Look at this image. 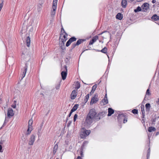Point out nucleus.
Here are the masks:
<instances>
[{"instance_id":"f257e3e1","label":"nucleus","mask_w":159,"mask_h":159,"mask_svg":"<svg viewBox=\"0 0 159 159\" xmlns=\"http://www.w3.org/2000/svg\"><path fill=\"white\" fill-rule=\"evenodd\" d=\"M121 35L120 33H117L116 35L115 39H114L115 41L113 44L112 47L113 48V50L114 52L116 49L119 44V41L120 39Z\"/></svg>"},{"instance_id":"f03ea898","label":"nucleus","mask_w":159,"mask_h":159,"mask_svg":"<svg viewBox=\"0 0 159 159\" xmlns=\"http://www.w3.org/2000/svg\"><path fill=\"white\" fill-rule=\"evenodd\" d=\"M83 130L82 131L80 134V137L81 138H85L87 136L89 135L91 133L90 130L84 129H83Z\"/></svg>"},{"instance_id":"7ed1b4c3","label":"nucleus","mask_w":159,"mask_h":159,"mask_svg":"<svg viewBox=\"0 0 159 159\" xmlns=\"http://www.w3.org/2000/svg\"><path fill=\"white\" fill-rule=\"evenodd\" d=\"M89 116L94 118L95 120H96V118L97 116V113L95 110L94 109H91L88 115Z\"/></svg>"},{"instance_id":"20e7f679","label":"nucleus","mask_w":159,"mask_h":159,"mask_svg":"<svg viewBox=\"0 0 159 159\" xmlns=\"http://www.w3.org/2000/svg\"><path fill=\"white\" fill-rule=\"evenodd\" d=\"M95 120L94 118L87 115L85 123L86 124L87 126H88L90 125Z\"/></svg>"},{"instance_id":"39448f33","label":"nucleus","mask_w":159,"mask_h":159,"mask_svg":"<svg viewBox=\"0 0 159 159\" xmlns=\"http://www.w3.org/2000/svg\"><path fill=\"white\" fill-rule=\"evenodd\" d=\"M35 140V136L34 134H32L29 139L28 144L30 145H32Z\"/></svg>"},{"instance_id":"423d86ee","label":"nucleus","mask_w":159,"mask_h":159,"mask_svg":"<svg viewBox=\"0 0 159 159\" xmlns=\"http://www.w3.org/2000/svg\"><path fill=\"white\" fill-rule=\"evenodd\" d=\"M67 34L65 33H63L60 34V39L61 41H62L63 42H65L67 39Z\"/></svg>"},{"instance_id":"0eeeda50","label":"nucleus","mask_w":159,"mask_h":159,"mask_svg":"<svg viewBox=\"0 0 159 159\" xmlns=\"http://www.w3.org/2000/svg\"><path fill=\"white\" fill-rule=\"evenodd\" d=\"M98 101V96L95 95L93 97L91 98L90 103V105H92L96 103Z\"/></svg>"},{"instance_id":"6e6552de","label":"nucleus","mask_w":159,"mask_h":159,"mask_svg":"<svg viewBox=\"0 0 159 159\" xmlns=\"http://www.w3.org/2000/svg\"><path fill=\"white\" fill-rule=\"evenodd\" d=\"M142 10L143 11H146L149 9V4L146 2L144 3L142 6Z\"/></svg>"},{"instance_id":"1a4fd4ad","label":"nucleus","mask_w":159,"mask_h":159,"mask_svg":"<svg viewBox=\"0 0 159 159\" xmlns=\"http://www.w3.org/2000/svg\"><path fill=\"white\" fill-rule=\"evenodd\" d=\"M76 39L75 37H72L70 38L66 43V46L68 47L72 42L76 41Z\"/></svg>"},{"instance_id":"9d476101","label":"nucleus","mask_w":159,"mask_h":159,"mask_svg":"<svg viewBox=\"0 0 159 159\" xmlns=\"http://www.w3.org/2000/svg\"><path fill=\"white\" fill-rule=\"evenodd\" d=\"M108 103V101L107 97V94L106 93L105 94V97L102 100V102L101 103H102L103 105L107 104Z\"/></svg>"},{"instance_id":"9b49d317","label":"nucleus","mask_w":159,"mask_h":159,"mask_svg":"<svg viewBox=\"0 0 159 159\" xmlns=\"http://www.w3.org/2000/svg\"><path fill=\"white\" fill-rule=\"evenodd\" d=\"M77 95V92L75 90H73L70 95V98L71 99H75Z\"/></svg>"},{"instance_id":"f8f14e48","label":"nucleus","mask_w":159,"mask_h":159,"mask_svg":"<svg viewBox=\"0 0 159 159\" xmlns=\"http://www.w3.org/2000/svg\"><path fill=\"white\" fill-rule=\"evenodd\" d=\"M67 70L62 71L61 72V74L62 79L63 80L66 79L67 75Z\"/></svg>"},{"instance_id":"ddd939ff","label":"nucleus","mask_w":159,"mask_h":159,"mask_svg":"<svg viewBox=\"0 0 159 159\" xmlns=\"http://www.w3.org/2000/svg\"><path fill=\"white\" fill-rule=\"evenodd\" d=\"M125 115L123 113H120L118 115L117 119L119 121H120L121 119H123L125 117Z\"/></svg>"},{"instance_id":"4468645a","label":"nucleus","mask_w":159,"mask_h":159,"mask_svg":"<svg viewBox=\"0 0 159 159\" xmlns=\"http://www.w3.org/2000/svg\"><path fill=\"white\" fill-rule=\"evenodd\" d=\"M14 115L13 110L11 108H9L8 110L7 116H12Z\"/></svg>"},{"instance_id":"2eb2a0df","label":"nucleus","mask_w":159,"mask_h":159,"mask_svg":"<svg viewBox=\"0 0 159 159\" xmlns=\"http://www.w3.org/2000/svg\"><path fill=\"white\" fill-rule=\"evenodd\" d=\"M56 9L57 7H52V10L51 12V16L52 19L55 14Z\"/></svg>"},{"instance_id":"dca6fc26","label":"nucleus","mask_w":159,"mask_h":159,"mask_svg":"<svg viewBox=\"0 0 159 159\" xmlns=\"http://www.w3.org/2000/svg\"><path fill=\"white\" fill-rule=\"evenodd\" d=\"M116 19L119 20H121L123 19V15L121 13H118L116 15Z\"/></svg>"},{"instance_id":"f3484780","label":"nucleus","mask_w":159,"mask_h":159,"mask_svg":"<svg viewBox=\"0 0 159 159\" xmlns=\"http://www.w3.org/2000/svg\"><path fill=\"white\" fill-rule=\"evenodd\" d=\"M98 36H96L93 37V38L90 41L89 43V45H92L94 42H95L96 41V40H97V39H98Z\"/></svg>"},{"instance_id":"a211bd4d","label":"nucleus","mask_w":159,"mask_h":159,"mask_svg":"<svg viewBox=\"0 0 159 159\" xmlns=\"http://www.w3.org/2000/svg\"><path fill=\"white\" fill-rule=\"evenodd\" d=\"M108 114L107 116H110L112 114L114 113V110L111 108H109L108 109Z\"/></svg>"},{"instance_id":"6ab92c4d","label":"nucleus","mask_w":159,"mask_h":159,"mask_svg":"<svg viewBox=\"0 0 159 159\" xmlns=\"http://www.w3.org/2000/svg\"><path fill=\"white\" fill-rule=\"evenodd\" d=\"M121 4V6L123 8H125L127 4V0H122Z\"/></svg>"},{"instance_id":"aec40b11","label":"nucleus","mask_w":159,"mask_h":159,"mask_svg":"<svg viewBox=\"0 0 159 159\" xmlns=\"http://www.w3.org/2000/svg\"><path fill=\"white\" fill-rule=\"evenodd\" d=\"M141 109L142 114V119L143 120V118H144L145 116V110H144V106H141Z\"/></svg>"},{"instance_id":"412c9836","label":"nucleus","mask_w":159,"mask_h":159,"mask_svg":"<svg viewBox=\"0 0 159 159\" xmlns=\"http://www.w3.org/2000/svg\"><path fill=\"white\" fill-rule=\"evenodd\" d=\"M151 19L154 21H156L159 20V16L156 14H154L151 17Z\"/></svg>"},{"instance_id":"4be33fe9","label":"nucleus","mask_w":159,"mask_h":159,"mask_svg":"<svg viewBox=\"0 0 159 159\" xmlns=\"http://www.w3.org/2000/svg\"><path fill=\"white\" fill-rule=\"evenodd\" d=\"M26 43L27 46L29 47L30 44V38L29 36H28L26 38Z\"/></svg>"},{"instance_id":"5701e85b","label":"nucleus","mask_w":159,"mask_h":159,"mask_svg":"<svg viewBox=\"0 0 159 159\" xmlns=\"http://www.w3.org/2000/svg\"><path fill=\"white\" fill-rule=\"evenodd\" d=\"M43 126V124H41L40 125V127L38 128V132L37 133V134L39 136H40L41 134V129H42V127Z\"/></svg>"},{"instance_id":"b1692460","label":"nucleus","mask_w":159,"mask_h":159,"mask_svg":"<svg viewBox=\"0 0 159 159\" xmlns=\"http://www.w3.org/2000/svg\"><path fill=\"white\" fill-rule=\"evenodd\" d=\"M26 70H23V71L22 72V73L20 75V77H21V80L25 77L26 72Z\"/></svg>"},{"instance_id":"393cba45","label":"nucleus","mask_w":159,"mask_h":159,"mask_svg":"<svg viewBox=\"0 0 159 159\" xmlns=\"http://www.w3.org/2000/svg\"><path fill=\"white\" fill-rule=\"evenodd\" d=\"M61 42L60 43V47L62 50H65V47L64 45V43L65 42H63L62 41H61Z\"/></svg>"},{"instance_id":"a878e982","label":"nucleus","mask_w":159,"mask_h":159,"mask_svg":"<svg viewBox=\"0 0 159 159\" xmlns=\"http://www.w3.org/2000/svg\"><path fill=\"white\" fill-rule=\"evenodd\" d=\"M151 106L149 103H147L145 105L146 109V111H149L150 109Z\"/></svg>"},{"instance_id":"bb28decb","label":"nucleus","mask_w":159,"mask_h":159,"mask_svg":"<svg viewBox=\"0 0 159 159\" xmlns=\"http://www.w3.org/2000/svg\"><path fill=\"white\" fill-rule=\"evenodd\" d=\"M156 130V128L153 127H150L148 129V131L149 132H152V131H155Z\"/></svg>"},{"instance_id":"cd10ccee","label":"nucleus","mask_w":159,"mask_h":159,"mask_svg":"<svg viewBox=\"0 0 159 159\" xmlns=\"http://www.w3.org/2000/svg\"><path fill=\"white\" fill-rule=\"evenodd\" d=\"M32 130V127L28 126V129L27 130L26 134L29 135L31 132Z\"/></svg>"},{"instance_id":"c85d7f7f","label":"nucleus","mask_w":159,"mask_h":159,"mask_svg":"<svg viewBox=\"0 0 159 159\" xmlns=\"http://www.w3.org/2000/svg\"><path fill=\"white\" fill-rule=\"evenodd\" d=\"M58 148V145L57 144H55L53 150V154L55 155L56 152L57 151Z\"/></svg>"},{"instance_id":"c756f323","label":"nucleus","mask_w":159,"mask_h":159,"mask_svg":"<svg viewBox=\"0 0 159 159\" xmlns=\"http://www.w3.org/2000/svg\"><path fill=\"white\" fill-rule=\"evenodd\" d=\"M79 106L78 104H75L72 108L71 109V111L72 112H74L77 109L78 107Z\"/></svg>"},{"instance_id":"7c9ffc66","label":"nucleus","mask_w":159,"mask_h":159,"mask_svg":"<svg viewBox=\"0 0 159 159\" xmlns=\"http://www.w3.org/2000/svg\"><path fill=\"white\" fill-rule=\"evenodd\" d=\"M26 31V28L25 27H23L20 30V33L22 34L25 33Z\"/></svg>"},{"instance_id":"2f4dec72","label":"nucleus","mask_w":159,"mask_h":159,"mask_svg":"<svg viewBox=\"0 0 159 159\" xmlns=\"http://www.w3.org/2000/svg\"><path fill=\"white\" fill-rule=\"evenodd\" d=\"M142 10L141 8L139 6L137 7L136 9L134 10V12L135 13L138 12L139 11H141Z\"/></svg>"},{"instance_id":"473e14b6","label":"nucleus","mask_w":159,"mask_h":159,"mask_svg":"<svg viewBox=\"0 0 159 159\" xmlns=\"http://www.w3.org/2000/svg\"><path fill=\"white\" fill-rule=\"evenodd\" d=\"M85 41V39H79L76 42V44L78 45Z\"/></svg>"},{"instance_id":"72a5a7b5","label":"nucleus","mask_w":159,"mask_h":159,"mask_svg":"<svg viewBox=\"0 0 159 159\" xmlns=\"http://www.w3.org/2000/svg\"><path fill=\"white\" fill-rule=\"evenodd\" d=\"M57 0H53L52 3V7H57Z\"/></svg>"},{"instance_id":"f704fd0d","label":"nucleus","mask_w":159,"mask_h":159,"mask_svg":"<svg viewBox=\"0 0 159 159\" xmlns=\"http://www.w3.org/2000/svg\"><path fill=\"white\" fill-rule=\"evenodd\" d=\"M85 99L84 100V102H85V103H86L88 101L89 98V94H87L85 97Z\"/></svg>"},{"instance_id":"c9c22d12","label":"nucleus","mask_w":159,"mask_h":159,"mask_svg":"<svg viewBox=\"0 0 159 159\" xmlns=\"http://www.w3.org/2000/svg\"><path fill=\"white\" fill-rule=\"evenodd\" d=\"M107 48L106 47H104L103 49H102L101 50H100V52L104 53H106L107 52Z\"/></svg>"},{"instance_id":"e433bc0d","label":"nucleus","mask_w":159,"mask_h":159,"mask_svg":"<svg viewBox=\"0 0 159 159\" xmlns=\"http://www.w3.org/2000/svg\"><path fill=\"white\" fill-rule=\"evenodd\" d=\"M33 120L32 119L30 120L28 122V126L32 127Z\"/></svg>"},{"instance_id":"4c0bfd02","label":"nucleus","mask_w":159,"mask_h":159,"mask_svg":"<svg viewBox=\"0 0 159 159\" xmlns=\"http://www.w3.org/2000/svg\"><path fill=\"white\" fill-rule=\"evenodd\" d=\"M150 148H149L148 150L147 154V159H148L150 157Z\"/></svg>"},{"instance_id":"58836bf2","label":"nucleus","mask_w":159,"mask_h":159,"mask_svg":"<svg viewBox=\"0 0 159 159\" xmlns=\"http://www.w3.org/2000/svg\"><path fill=\"white\" fill-rule=\"evenodd\" d=\"M80 86V84L78 82H77L75 85V88L77 89H79Z\"/></svg>"},{"instance_id":"ea45409f","label":"nucleus","mask_w":159,"mask_h":159,"mask_svg":"<svg viewBox=\"0 0 159 159\" xmlns=\"http://www.w3.org/2000/svg\"><path fill=\"white\" fill-rule=\"evenodd\" d=\"M151 95V93L149 92V89H148L146 91V95L145 96V98L147 97V95Z\"/></svg>"},{"instance_id":"a19ab883","label":"nucleus","mask_w":159,"mask_h":159,"mask_svg":"<svg viewBox=\"0 0 159 159\" xmlns=\"http://www.w3.org/2000/svg\"><path fill=\"white\" fill-rule=\"evenodd\" d=\"M132 113L134 114H137L138 113V111L136 109H134L132 111Z\"/></svg>"},{"instance_id":"79ce46f5","label":"nucleus","mask_w":159,"mask_h":159,"mask_svg":"<svg viewBox=\"0 0 159 159\" xmlns=\"http://www.w3.org/2000/svg\"><path fill=\"white\" fill-rule=\"evenodd\" d=\"M80 157H84V154H83V149H80Z\"/></svg>"},{"instance_id":"37998d69","label":"nucleus","mask_w":159,"mask_h":159,"mask_svg":"<svg viewBox=\"0 0 159 159\" xmlns=\"http://www.w3.org/2000/svg\"><path fill=\"white\" fill-rule=\"evenodd\" d=\"M97 87V84H95L92 87V90L94 92L95 90L96 89Z\"/></svg>"},{"instance_id":"c03bdc74","label":"nucleus","mask_w":159,"mask_h":159,"mask_svg":"<svg viewBox=\"0 0 159 159\" xmlns=\"http://www.w3.org/2000/svg\"><path fill=\"white\" fill-rule=\"evenodd\" d=\"M77 46V45L76 44V43H74L72 44L71 46V48L72 49L74 48L76 46Z\"/></svg>"},{"instance_id":"a18cd8bd","label":"nucleus","mask_w":159,"mask_h":159,"mask_svg":"<svg viewBox=\"0 0 159 159\" xmlns=\"http://www.w3.org/2000/svg\"><path fill=\"white\" fill-rule=\"evenodd\" d=\"M77 117H78L77 115V114H75V115H74V119H73V120H74V122H75L76 121Z\"/></svg>"},{"instance_id":"49530a36","label":"nucleus","mask_w":159,"mask_h":159,"mask_svg":"<svg viewBox=\"0 0 159 159\" xmlns=\"http://www.w3.org/2000/svg\"><path fill=\"white\" fill-rule=\"evenodd\" d=\"M70 58L69 57L68 58H66L65 59V61L66 62V63H68L69 61L70 60Z\"/></svg>"},{"instance_id":"de8ad7c7","label":"nucleus","mask_w":159,"mask_h":159,"mask_svg":"<svg viewBox=\"0 0 159 159\" xmlns=\"http://www.w3.org/2000/svg\"><path fill=\"white\" fill-rule=\"evenodd\" d=\"M66 33V32L64 30V29L62 27L61 29V34L62 33Z\"/></svg>"},{"instance_id":"09e8293b","label":"nucleus","mask_w":159,"mask_h":159,"mask_svg":"<svg viewBox=\"0 0 159 159\" xmlns=\"http://www.w3.org/2000/svg\"><path fill=\"white\" fill-rule=\"evenodd\" d=\"M123 119V123H125L127 122V119H126V118L125 117V118H124Z\"/></svg>"},{"instance_id":"8fccbe9b","label":"nucleus","mask_w":159,"mask_h":159,"mask_svg":"<svg viewBox=\"0 0 159 159\" xmlns=\"http://www.w3.org/2000/svg\"><path fill=\"white\" fill-rule=\"evenodd\" d=\"M16 104L14 105V104L11 105V107L14 108H15L16 107Z\"/></svg>"},{"instance_id":"3c124183","label":"nucleus","mask_w":159,"mask_h":159,"mask_svg":"<svg viewBox=\"0 0 159 159\" xmlns=\"http://www.w3.org/2000/svg\"><path fill=\"white\" fill-rule=\"evenodd\" d=\"M109 33V32H107V31H104V32H102L101 33H100V35H102L103 33Z\"/></svg>"},{"instance_id":"603ef678","label":"nucleus","mask_w":159,"mask_h":159,"mask_svg":"<svg viewBox=\"0 0 159 159\" xmlns=\"http://www.w3.org/2000/svg\"><path fill=\"white\" fill-rule=\"evenodd\" d=\"M3 151H2V146L1 145H0V152H2Z\"/></svg>"},{"instance_id":"864d4df0","label":"nucleus","mask_w":159,"mask_h":159,"mask_svg":"<svg viewBox=\"0 0 159 159\" xmlns=\"http://www.w3.org/2000/svg\"><path fill=\"white\" fill-rule=\"evenodd\" d=\"M73 112H72L71 111H70V113H69V115H68V117H70L71 116V115L72 113Z\"/></svg>"},{"instance_id":"5fc2aeb1","label":"nucleus","mask_w":159,"mask_h":159,"mask_svg":"<svg viewBox=\"0 0 159 159\" xmlns=\"http://www.w3.org/2000/svg\"><path fill=\"white\" fill-rule=\"evenodd\" d=\"M156 0H152V2L153 3H156Z\"/></svg>"},{"instance_id":"6e6d98bb","label":"nucleus","mask_w":159,"mask_h":159,"mask_svg":"<svg viewBox=\"0 0 159 159\" xmlns=\"http://www.w3.org/2000/svg\"><path fill=\"white\" fill-rule=\"evenodd\" d=\"M76 159H82V158L80 156H79L77 157Z\"/></svg>"},{"instance_id":"4d7b16f0","label":"nucleus","mask_w":159,"mask_h":159,"mask_svg":"<svg viewBox=\"0 0 159 159\" xmlns=\"http://www.w3.org/2000/svg\"><path fill=\"white\" fill-rule=\"evenodd\" d=\"M94 92L93 91L91 90V91L90 93V95H92L94 93Z\"/></svg>"},{"instance_id":"13d9d810","label":"nucleus","mask_w":159,"mask_h":159,"mask_svg":"<svg viewBox=\"0 0 159 159\" xmlns=\"http://www.w3.org/2000/svg\"><path fill=\"white\" fill-rule=\"evenodd\" d=\"M137 2H141L143 0H136Z\"/></svg>"},{"instance_id":"bf43d9fd","label":"nucleus","mask_w":159,"mask_h":159,"mask_svg":"<svg viewBox=\"0 0 159 159\" xmlns=\"http://www.w3.org/2000/svg\"><path fill=\"white\" fill-rule=\"evenodd\" d=\"M16 101L15 100L14 101L13 104H14V105H15V104L16 105Z\"/></svg>"},{"instance_id":"052dcab7","label":"nucleus","mask_w":159,"mask_h":159,"mask_svg":"<svg viewBox=\"0 0 159 159\" xmlns=\"http://www.w3.org/2000/svg\"><path fill=\"white\" fill-rule=\"evenodd\" d=\"M64 68H65V70H67V67L66 66H64Z\"/></svg>"},{"instance_id":"680f3d73","label":"nucleus","mask_w":159,"mask_h":159,"mask_svg":"<svg viewBox=\"0 0 159 159\" xmlns=\"http://www.w3.org/2000/svg\"><path fill=\"white\" fill-rule=\"evenodd\" d=\"M134 0H128V1H129V2H132L133 1H134Z\"/></svg>"},{"instance_id":"e2e57ef3","label":"nucleus","mask_w":159,"mask_h":159,"mask_svg":"<svg viewBox=\"0 0 159 159\" xmlns=\"http://www.w3.org/2000/svg\"><path fill=\"white\" fill-rule=\"evenodd\" d=\"M159 134V132H157L156 133V136L158 135Z\"/></svg>"},{"instance_id":"0e129e2a","label":"nucleus","mask_w":159,"mask_h":159,"mask_svg":"<svg viewBox=\"0 0 159 159\" xmlns=\"http://www.w3.org/2000/svg\"><path fill=\"white\" fill-rule=\"evenodd\" d=\"M40 95H42V96H44V94L43 93H40Z\"/></svg>"},{"instance_id":"69168bd1","label":"nucleus","mask_w":159,"mask_h":159,"mask_svg":"<svg viewBox=\"0 0 159 159\" xmlns=\"http://www.w3.org/2000/svg\"><path fill=\"white\" fill-rule=\"evenodd\" d=\"M5 121H6V120H5L4 122V123L3 125V126L4 125V124H5Z\"/></svg>"},{"instance_id":"338daca9","label":"nucleus","mask_w":159,"mask_h":159,"mask_svg":"<svg viewBox=\"0 0 159 159\" xmlns=\"http://www.w3.org/2000/svg\"><path fill=\"white\" fill-rule=\"evenodd\" d=\"M24 54H23L22 55V57H24Z\"/></svg>"},{"instance_id":"774afa93","label":"nucleus","mask_w":159,"mask_h":159,"mask_svg":"<svg viewBox=\"0 0 159 159\" xmlns=\"http://www.w3.org/2000/svg\"><path fill=\"white\" fill-rule=\"evenodd\" d=\"M158 102H159L158 104H159V99H158Z\"/></svg>"}]
</instances>
